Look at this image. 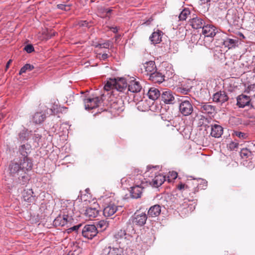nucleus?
Segmentation results:
<instances>
[{
  "label": "nucleus",
  "instance_id": "1",
  "mask_svg": "<svg viewBox=\"0 0 255 255\" xmlns=\"http://www.w3.org/2000/svg\"><path fill=\"white\" fill-rule=\"evenodd\" d=\"M179 112L183 116L191 115L193 112V106L188 97H180L178 99Z\"/></svg>",
  "mask_w": 255,
  "mask_h": 255
},
{
  "label": "nucleus",
  "instance_id": "2",
  "mask_svg": "<svg viewBox=\"0 0 255 255\" xmlns=\"http://www.w3.org/2000/svg\"><path fill=\"white\" fill-rule=\"evenodd\" d=\"M8 170L10 175L14 177H16L19 174H22L23 171L19 164L18 159H14L10 162Z\"/></svg>",
  "mask_w": 255,
  "mask_h": 255
},
{
  "label": "nucleus",
  "instance_id": "3",
  "mask_svg": "<svg viewBox=\"0 0 255 255\" xmlns=\"http://www.w3.org/2000/svg\"><path fill=\"white\" fill-rule=\"evenodd\" d=\"M217 32L216 28L212 25L207 24L203 26L202 28V33L205 36V41H212L213 37Z\"/></svg>",
  "mask_w": 255,
  "mask_h": 255
},
{
  "label": "nucleus",
  "instance_id": "4",
  "mask_svg": "<svg viewBox=\"0 0 255 255\" xmlns=\"http://www.w3.org/2000/svg\"><path fill=\"white\" fill-rule=\"evenodd\" d=\"M97 233V229L94 225H86L82 232V235L88 239H92Z\"/></svg>",
  "mask_w": 255,
  "mask_h": 255
},
{
  "label": "nucleus",
  "instance_id": "5",
  "mask_svg": "<svg viewBox=\"0 0 255 255\" xmlns=\"http://www.w3.org/2000/svg\"><path fill=\"white\" fill-rule=\"evenodd\" d=\"M101 98L99 97L89 98L84 100L85 108L86 110H91L99 106Z\"/></svg>",
  "mask_w": 255,
  "mask_h": 255
},
{
  "label": "nucleus",
  "instance_id": "6",
  "mask_svg": "<svg viewBox=\"0 0 255 255\" xmlns=\"http://www.w3.org/2000/svg\"><path fill=\"white\" fill-rule=\"evenodd\" d=\"M228 97L225 91H219L214 94L213 100L216 103L223 104L228 100Z\"/></svg>",
  "mask_w": 255,
  "mask_h": 255
},
{
  "label": "nucleus",
  "instance_id": "7",
  "mask_svg": "<svg viewBox=\"0 0 255 255\" xmlns=\"http://www.w3.org/2000/svg\"><path fill=\"white\" fill-rule=\"evenodd\" d=\"M237 105L239 108H244L249 105L251 99L249 96L242 94L237 97Z\"/></svg>",
  "mask_w": 255,
  "mask_h": 255
},
{
  "label": "nucleus",
  "instance_id": "8",
  "mask_svg": "<svg viewBox=\"0 0 255 255\" xmlns=\"http://www.w3.org/2000/svg\"><path fill=\"white\" fill-rule=\"evenodd\" d=\"M162 100L166 104H173V101L175 100L174 96L172 92L170 90H166L163 91L161 94Z\"/></svg>",
  "mask_w": 255,
  "mask_h": 255
},
{
  "label": "nucleus",
  "instance_id": "9",
  "mask_svg": "<svg viewBox=\"0 0 255 255\" xmlns=\"http://www.w3.org/2000/svg\"><path fill=\"white\" fill-rule=\"evenodd\" d=\"M118 210V207L113 203H110L103 210V214L105 217H110L114 215Z\"/></svg>",
  "mask_w": 255,
  "mask_h": 255
},
{
  "label": "nucleus",
  "instance_id": "10",
  "mask_svg": "<svg viewBox=\"0 0 255 255\" xmlns=\"http://www.w3.org/2000/svg\"><path fill=\"white\" fill-rule=\"evenodd\" d=\"M190 24L194 29H199L205 26L204 20L199 17H194L190 20Z\"/></svg>",
  "mask_w": 255,
  "mask_h": 255
},
{
  "label": "nucleus",
  "instance_id": "11",
  "mask_svg": "<svg viewBox=\"0 0 255 255\" xmlns=\"http://www.w3.org/2000/svg\"><path fill=\"white\" fill-rule=\"evenodd\" d=\"M22 197L23 200L29 203H34L35 201V197L33 195V192L31 189L24 190Z\"/></svg>",
  "mask_w": 255,
  "mask_h": 255
},
{
  "label": "nucleus",
  "instance_id": "12",
  "mask_svg": "<svg viewBox=\"0 0 255 255\" xmlns=\"http://www.w3.org/2000/svg\"><path fill=\"white\" fill-rule=\"evenodd\" d=\"M143 68L144 69V74L149 76L156 71L155 63L152 61L146 62L143 65Z\"/></svg>",
  "mask_w": 255,
  "mask_h": 255
},
{
  "label": "nucleus",
  "instance_id": "13",
  "mask_svg": "<svg viewBox=\"0 0 255 255\" xmlns=\"http://www.w3.org/2000/svg\"><path fill=\"white\" fill-rule=\"evenodd\" d=\"M22 158V159H20L18 160L23 172H25V170H30L32 167V163L31 160L27 157Z\"/></svg>",
  "mask_w": 255,
  "mask_h": 255
},
{
  "label": "nucleus",
  "instance_id": "14",
  "mask_svg": "<svg viewBox=\"0 0 255 255\" xmlns=\"http://www.w3.org/2000/svg\"><path fill=\"white\" fill-rule=\"evenodd\" d=\"M142 90L140 83L135 80L131 81L128 85V90L132 93H138Z\"/></svg>",
  "mask_w": 255,
  "mask_h": 255
},
{
  "label": "nucleus",
  "instance_id": "15",
  "mask_svg": "<svg viewBox=\"0 0 255 255\" xmlns=\"http://www.w3.org/2000/svg\"><path fill=\"white\" fill-rule=\"evenodd\" d=\"M103 254L105 255H122L123 251L121 248L108 247L103 250Z\"/></svg>",
  "mask_w": 255,
  "mask_h": 255
},
{
  "label": "nucleus",
  "instance_id": "16",
  "mask_svg": "<svg viewBox=\"0 0 255 255\" xmlns=\"http://www.w3.org/2000/svg\"><path fill=\"white\" fill-rule=\"evenodd\" d=\"M128 84L125 79L119 78L116 79V83L115 84V89L120 92H123L126 89Z\"/></svg>",
  "mask_w": 255,
  "mask_h": 255
},
{
  "label": "nucleus",
  "instance_id": "17",
  "mask_svg": "<svg viewBox=\"0 0 255 255\" xmlns=\"http://www.w3.org/2000/svg\"><path fill=\"white\" fill-rule=\"evenodd\" d=\"M71 220V217H69L68 215H63V217H57L54 221V224L56 226H64L67 224L69 221Z\"/></svg>",
  "mask_w": 255,
  "mask_h": 255
},
{
  "label": "nucleus",
  "instance_id": "18",
  "mask_svg": "<svg viewBox=\"0 0 255 255\" xmlns=\"http://www.w3.org/2000/svg\"><path fill=\"white\" fill-rule=\"evenodd\" d=\"M147 216L146 214L142 213L135 215L133 219L132 222L138 226H142L145 224Z\"/></svg>",
  "mask_w": 255,
  "mask_h": 255
},
{
  "label": "nucleus",
  "instance_id": "19",
  "mask_svg": "<svg viewBox=\"0 0 255 255\" xmlns=\"http://www.w3.org/2000/svg\"><path fill=\"white\" fill-rule=\"evenodd\" d=\"M200 106V111L202 113L205 114H212L214 112L215 108L209 103H203L199 105Z\"/></svg>",
  "mask_w": 255,
  "mask_h": 255
},
{
  "label": "nucleus",
  "instance_id": "20",
  "mask_svg": "<svg viewBox=\"0 0 255 255\" xmlns=\"http://www.w3.org/2000/svg\"><path fill=\"white\" fill-rule=\"evenodd\" d=\"M164 77L161 73L156 71L149 76V80L155 83H160L164 81Z\"/></svg>",
  "mask_w": 255,
  "mask_h": 255
},
{
  "label": "nucleus",
  "instance_id": "21",
  "mask_svg": "<svg viewBox=\"0 0 255 255\" xmlns=\"http://www.w3.org/2000/svg\"><path fill=\"white\" fill-rule=\"evenodd\" d=\"M223 132V128L220 125L215 124L212 126L211 135L215 137H219Z\"/></svg>",
  "mask_w": 255,
  "mask_h": 255
},
{
  "label": "nucleus",
  "instance_id": "22",
  "mask_svg": "<svg viewBox=\"0 0 255 255\" xmlns=\"http://www.w3.org/2000/svg\"><path fill=\"white\" fill-rule=\"evenodd\" d=\"M239 42V40L237 38L231 39L229 38H226L225 39H223V41L221 42L223 45L226 47H228V49H231L235 47Z\"/></svg>",
  "mask_w": 255,
  "mask_h": 255
},
{
  "label": "nucleus",
  "instance_id": "23",
  "mask_svg": "<svg viewBox=\"0 0 255 255\" xmlns=\"http://www.w3.org/2000/svg\"><path fill=\"white\" fill-rule=\"evenodd\" d=\"M165 180V176L161 174H158L156 175L152 180L150 184L154 187H158L164 183Z\"/></svg>",
  "mask_w": 255,
  "mask_h": 255
},
{
  "label": "nucleus",
  "instance_id": "24",
  "mask_svg": "<svg viewBox=\"0 0 255 255\" xmlns=\"http://www.w3.org/2000/svg\"><path fill=\"white\" fill-rule=\"evenodd\" d=\"M162 32L159 30L152 33L149 39L153 44L159 43L161 41Z\"/></svg>",
  "mask_w": 255,
  "mask_h": 255
},
{
  "label": "nucleus",
  "instance_id": "25",
  "mask_svg": "<svg viewBox=\"0 0 255 255\" xmlns=\"http://www.w3.org/2000/svg\"><path fill=\"white\" fill-rule=\"evenodd\" d=\"M160 212V206L159 205H155L149 208L148 211V215L149 217H155L158 216Z\"/></svg>",
  "mask_w": 255,
  "mask_h": 255
},
{
  "label": "nucleus",
  "instance_id": "26",
  "mask_svg": "<svg viewBox=\"0 0 255 255\" xmlns=\"http://www.w3.org/2000/svg\"><path fill=\"white\" fill-rule=\"evenodd\" d=\"M147 95L150 99L155 100L159 97L161 93L157 89L152 87L148 90Z\"/></svg>",
  "mask_w": 255,
  "mask_h": 255
},
{
  "label": "nucleus",
  "instance_id": "27",
  "mask_svg": "<svg viewBox=\"0 0 255 255\" xmlns=\"http://www.w3.org/2000/svg\"><path fill=\"white\" fill-rule=\"evenodd\" d=\"M142 188L139 186H136L131 187L130 195L133 198H138L140 197L142 193Z\"/></svg>",
  "mask_w": 255,
  "mask_h": 255
},
{
  "label": "nucleus",
  "instance_id": "28",
  "mask_svg": "<svg viewBox=\"0 0 255 255\" xmlns=\"http://www.w3.org/2000/svg\"><path fill=\"white\" fill-rule=\"evenodd\" d=\"M226 18L230 23H232L235 25L237 24V19L239 18V17L236 16V12H234L230 10H229L226 15Z\"/></svg>",
  "mask_w": 255,
  "mask_h": 255
},
{
  "label": "nucleus",
  "instance_id": "29",
  "mask_svg": "<svg viewBox=\"0 0 255 255\" xmlns=\"http://www.w3.org/2000/svg\"><path fill=\"white\" fill-rule=\"evenodd\" d=\"M30 146L28 144L21 145L19 149V151L22 155L21 158L27 157L28 153L30 152Z\"/></svg>",
  "mask_w": 255,
  "mask_h": 255
},
{
  "label": "nucleus",
  "instance_id": "30",
  "mask_svg": "<svg viewBox=\"0 0 255 255\" xmlns=\"http://www.w3.org/2000/svg\"><path fill=\"white\" fill-rule=\"evenodd\" d=\"M85 215L90 218L96 217L99 214V210L96 208L89 207L85 211Z\"/></svg>",
  "mask_w": 255,
  "mask_h": 255
},
{
  "label": "nucleus",
  "instance_id": "31",
  "mask_svg": "<svg viewBox=\"0 0 255 255\" xmlns=\"http://www.w3.org/2000/svg\"><path fill=\"white\" fill-rule=\"evenodd\" d=\"M127 234L125 230H120L115 235L114 237L117 242L121 243V241L126 239Z\"/></svg>",
  "mask_w": 255,
  "mask_h": 255
},
{
  "label": "nucleus",
  "instance_id": "32",
  "mask_svg": "<svg viewBox=\"0 0 255 255\" xmlns=\"http://www.w3.org/2000/svg\"><path fill=\"white\" fill-rule=\"evenodd\" d=\"M124 107V102L121 99L116 100L112 104V107L117 111H123Z\"/></svg>",
  "mask_w": 255,
  "mask_h": 255
},
{
  "label": "nucleus",
  "instance_id": "33",
  "mask_svg": "<svg viewBox=\"0 0 255 255\" xmlns=\"http://www.w3.org/2000/svg\"><path fill=\"white\" fill-rule=\"evenodd\" d=\"M45 119V116L42 113H36L33 117V121L35 124H40Z\"/></svg>",
  "mask_w": 255,
  "mask_h": 255
},
{
  "label": "nucleus",
  "instance_id": "34",
  "mask_svg": "<svg viewBox=\"0 0 255 255\" xmlns=\"http://www.w3.org/2000/svg\"><path fill=\"white\" fill-rule=\"evenodd\" d=\"M17 177L18 178L19 183L22 185L25 184L29 179L28 175L25 172H22V174H19Z\"/></svg>",
  "mask_w": 255,
  "mask_h": 255
},
{
  "label": "nucleus",
  "instance_id": "35",
  "mask_svg": "<svg viewBox=\"0 0 255 255\" xmlns=\"http://www.w3.org/2000/svg\"><path fill=\"white\" fill-rule=\"evenodd\" d=\"M116 83V79H110L107 81L104 86V89L106 91H109L112 89H115V84Z\"/></svg>",
  "mask_w": 255,
  "mask_h": 255
},
{
  "label": "nucleus",
  "instance_id": "36",
  "mask_svg": "<svg viewBox=\"0 0 255 255\" xmlns=\"http://www.w3.org/2000/svg\"><path fill=\"white\" fill-rule=\"evenodd\" d=\"M190 14V11L188 9H184L180 13L179 18L180 20H185L187 17V16Z\"/></svg>",
  "mask_w": 255,
  "mask_h": 255
},
{
  "label": "nucleus",
  "instance_id": "37",
  "mask_svg": "<svg viewBox=\"0 0 255 255\" xmlns=\"http://www.w3.org/2000/svg\"><path fill=\"white\" fill-rule=\"evenodd\" d=\"M33 69L34 66L32 65L26 64L21 68L19 74V75H21L22 73L26 72V71H31Z\"/></svg>",
  "mask_w": 255,
  "mask_h": 255
},
{
  "label": "nucleus",
  "instance_id": "38",
  "mask_svg": "<svg viewBox=\"0 0 255 255\" xmlns=\"http://www.w3.org/2000/svg\"><path fill=\"white\" fill-rule=\"evenodd\" d=\"M252 154V152L247 148H243L240 152L241 156L242 158H248Z\"/></svg>",
  "mask_w": 255,
  "mask_h": 255
},
{
  "label": "nucleus",
  "instance_id": "39",
  "mask_svg": "<svg viewBox=\"0 0 255 255\" xmlns=\"http://www.w3.org/2000/svg\"><path fill=\"white\" fill-rule=\"evenodd\" d=\"M97 226L98 228H100L101 229L105 230L108 226V223L106 221L101 220L98 222Z\"/></svg>",
  "mask_w": 255,
  "mask_h": 255
},
{
  "label": "nucleus",
  "instance_id": "40",
  "mask_svg": "<svg viewBox=\"0 0 255 255\" xmlns=\"http://www.w3.org/2000/svg\"><path fill=\"white\" fill-rule=\"evenodd\" d=\"M110 45V42L109 41H107V42H104L103 43L98 44L97 45H96V47H98L100 48H108Z\"/></svg>",
  "mask_w": 255,
  "mask_h": 255
},
{
  "label": "nucleus",
  "instance_id": "41",
  "mask_svg": "<svg viewBox=\"0 0 255 255\" xmlns=\"http://www.w3.org/2000/svg\"><path fill=\"white\" fill-rule=\"evenodd\" d=\"M239 146V143L236 142H231L228 145V148L231 150H235V149L237 148Z\"/></svg>",
  "mask_w": 255,
  "mask_h": 255
},
{
  "label": "nucleus",
  "instance_id": "42",
  "mask_svg": "<svg viewBox=\"0 0 255 255\" xmlns=\"http://www.w3.org/2000/svg\"><path fill=\"white\" fill-rule=\"evenodd\" d=\"M82 226V225L81 224H79L78 225H76V226H74L71 228H69L68 229H67V233H71L73 231H75V232H77V230L80 228V227H81Z\"/></svg>",
  "mask_w": 255,
  "mask_h": 255
},
{
  "label": "nucleus",
  "instance_id": "43",
  "mask_svg": "<svg viewBox=\"0 0 255 255\" xmlns=\"http://www.w3.org/2000/svg\"><path fill=\"white\" fill-rule=\"evenodd\" d=\"M24 50H25L27 53H30L34 51V47L31 44H28L25 46L24 48Z\"/></svg>",
  "mask_w": 255,
  "mask_h": 255
},
{
  "label": "nucleus",
  "instance_id": "44",
  "mask_svg": "<svg viewBox=\"0 0 255 255\" xmlns=\"http://www.w3.org/2000/svg\"><path fill=\"white\" fill-rule=\"evenodd\" d=\"M58 8L64 10H68L69 9V5H65L63 4H59L57 5Z\"/></svg>",
  "mask_w": 255,
  "mask_h": 255
},
{
  "label": "nucleus",
  "instance_id": "45",
  "mask_svg": "<svg viewBox=\"0 0 255 255\" xmlns=\"http://www.w3.org/2000/svg\"><path fill=\"white\" fill-rule=\"evenodd\" d=\"M234 134L237 136L243 139L245 138L246 136V134L240 131H235L234 132Z\"/></svg>",
  "mask_w": 255,
  "mask_h": 255
},
{
  "label": "nucleus",
  "instance_id": "46",
  "mask_svg": "<svg viewBox=\"0 0 255 255\" xmlns=\"http://www.w3.org/2000/svg\"><path fill=\"white\" fill-rule=\"evenodd\" d=\"M55 108H53V109L51 108V109H47L46 110V113L47 114L50 115H55Z\"/></svg>",
  "mask_w": 255,
  "mask_h": 255
},
{
  "label": "nucleus",
  "instance_id": "47",
  "mask_svg": "<svg viewBox=\"0 0 255 255\" xmlns=\"http://www.w3.org/2000/svg\"><path fill=\"white\" fill-rule=\"evenodd\" d=\"M229 166L231 168H237L238 166V163L236 161H233L229 164Z\"/></svg>",
  "mask_w": 255,
  "mask_h": 255
},
{
  "label": "nucleus",
  "instance_id": "48",
  "mask_svg": "<svg viewBox=\"0 0 255 255\" xmlns=\"http://www.w3.org/2000/svg\"><path fill=\"white\" fill-rule=\"evenodd\" d=\"M187 186L185 184L181 183L179 184L177 186V188L179 190H182L185 188V187H187Z\"/></svg>",
  "mask_w": 255,
  "mask_h": 255
},
{
  "label": "nucleus",
  "instance_id": "49",
  "mask_svg": "<svg viewBox=\"0 0 255 255\" xmlns=\"http://www.w3.org/2000/svg\"><path fill=\"white\" fill-rule=\"evenodd\" d=\"M170 176H171V177L173 179H175L177 178V173L176 172H175V171H173L172 172V173H171L170 174Z\"/></svg>",
  "mask_w": 255,
  "mask_h": 255
},
{
  "label": "nucleus",
  "instance_id": "50",
  "mask_svg": "<svg viewBox=\"0 0 255 255\" xmlns=\"http://www.w3.org/2000/svg\"><path fill=\"white\" fill-rule=\"evenodd\" d=\"M25 133H20L19 134V138L20 139V140H23L25 138Z\"/></svg>",
  "mask_w": 255,
  "mask_h": 255
},
{
  "label": "nucleus",
  "instance_id": "51",
  "mask_svg": "<svg viewBox=\"0 0 255 255\" xmlns=\"http://www.w3.org/2000/svg\"><path fill=\"white\" fill-rule=\"evenodd\" d=\"M152 20H153V19L151 17V18H149L148 20L143 22L142 23V24L149 25L151 21H152Z\"/></svg>",
  "mask_w": 255,
  "mask_h": 255
},
{
  "label": "nucleus",
  "instance_id": "52",
  "mask_svg": "<svg viewBox=\"0 0 255 255\" xmlns=\"http://www.w3.org/2000/svg\"><path fill=\"white\" fill-rule=\"evenodd\" d=\"M189 91V89H181V93L182 94H187Z\"/></svg>",
  "mask_w": 255,
  "mask_h": 255
},
{
  "label": "nucleus",
  "instance_id": "53",
  "mask_svg": "<svg viewBox=\"0 0 255 255\" xmlns=\"http://www.w3.org/2000/svg\"><path fill=\"white\" fill-rule=\"evenodd\" d=\"M108 55L106 53L103 54L102 55V58L103 59H106L108 58Z\"/></svg>",
  "mask_w": 255,
  "mask_h": 255
},
{
  "label": "nucleus",
  "instance_id": "54",
  "mask_svg": "<svg viewBox=\"0 0 255 255\" xmlns=\"http://www.w3.org/2000/svg\"><path fill=\"white\" fill-rule=\"evenodd\" d=\"M12 62V60L11 59L9 60L7 62V64H6V69H8V67L10 65V64Z\"/></svg>",
  "mask_w": 255,
  "mask_h": 255
},
{
  "label": "nucleus",
  "instance_id": "55",
  "mask_svg": "<svg viewBox=\"0 0 255 255\" xmlns=\"http://www.w3.org/2000/svg\"><path fill=\"white\" fill-rule=\"evenodd\" d=\"M4 118V115L3 114H0V121Z\"/></svg>",
  "mask_w": 255,
  "mask_h": 255
},
{
  "label": "nucleus",
  "instance_id": "56",
  "mask_svg": "<svg viewBox=\"0 0 255 255\" xmlns=\"http://www.w3.org/2000/svg\"><path fill=\"white\" fill-rule=\"evenodd\" d=\"M112 9L107 10V13H110L112 11Z\"/></svg>",
  "mask_w": 255,
  "mask_h": 255
},
{
  "label": "nucleus",
  "instance_id": "57",
  "mask_svg": "<svg viewBox=\"0 0 255 255\" xmlns=\"http://www.w3.org/2000/svg\"><path fill=\"white\" fill-rule=\"evenodd\" d=\"M207 1H208V0H206Z\"/></svg>",
  "mask_w": 255,
  "mask_h": 255
}]
</instances>
